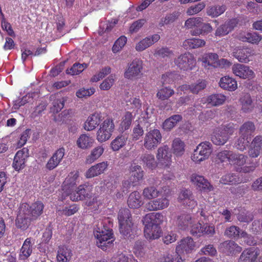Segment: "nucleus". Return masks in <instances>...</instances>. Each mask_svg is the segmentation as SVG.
<instances>
[{
    "label": "nucleus",
    "mask_w": 262,
    "mask_h": 262,
    "mask_svg": "<svg viewBox=\"0 0 262 262\" xmlns=\"http://www.w3.org/2000/svg\"><path fill=\"white\" fill-rule=\"evenodd\" d=\"M156 157L160 166L168 167L171 164L172 155L167 145H164L158 148Z\"/></svg>",
    "instance_id": "nucleus-9"
},
{
    "label": "nucleus",
    "mask_w": 262,
    "mask_h": 262,
    "mask_svg": "<svg viewBox=\"0 0 262 262\" xmlns=\"http://www.w3.org/2000/svg\"><path fill=\"white\" fill-rule=\"evenodd\" d=\"M64 155L65 149L63 147H60L56 150L46 164V168L49 170L55 168L61 162Z\"/></svg>",
    "instance_id": "nucleus-16"
},
{
    "label": "nucleus",
    "mask_w": 262,
    "mask_h": 262,
    "mask_svg": "<svg viewBox=\"0 0 262 262\" xmlns=\"http://www.w3.org/2000/svg\"><path fill=\"white\" fill-rule=\"evenodd\" d=\"M254 54V50L248 48L235 49L233 52V56L239 62L245 63L249 61V57Z\"/></svg>",
    "instance_id": "nucleus-21"
},
{
    "label": "nucleus",
    "mask_w": 262,
    "mask_h": 262,
    "mask_svg": "<svg viewBox=\"0 0 262 262\" xmlns=\"http://www.w3.org/2000/svg\"><path fill=\"white\" fill-rule=\"evenodd\" d=\"M160 191L157 188L154 186H150L145 187L142 192L143 196L146 199L151 200L158 197Z\"/></svg>",
    "instance_id": "nucleus-49"
},
{
    "label": "nucleus",
    "mask_w": 262,
    "mask_h": 262,
    "mask_svg": "<svg viewBox=\"0 0 262 262\" xmlns=\"http://www.w3.org/2000/svg\"><path fill=\"white\" fill-rule=\"evenodd\" d=\"M126 139V138L123 136H118L111 143L112 149L114 151L119 150L125 145Z\"/></svg>",
    "instance_id": "nucleus-57"
},
{
    "label": "nucleus",
    "mask_w": 262,
    "mask_h": 262,
    "mask_svg": "<svg viewBox=\"0 0 262 262\" xmlns=\"http://www.w3.org/2000/svg\"><path fill=\"white\" fill-rule=\"evenodd\" d=\"M115 81V76L110 75L107 78L103 81L99 87L101 90L107 91L110 90L113 85Z\"/></svg>",
    "instance_id": "nucleus-61"
},
{
    "label": "nucleus",
    "mask_w": 262,
    "mask_h": 262,
    "mask_svg": "<svg viewBox=\"0 0 262 262\" xmlns=\"http://www.w3.org/2000/svg\"><path fill=\"white\" fill-rule=\"evenodd\" d=\"M145 225L144 232V235L147 239H155L158 238L161 234L160 227L155 225L152 226L150 224L143 223Z\"/></svg>",
    "instance_id": "nucleus-23"
},
{
    "label": "nucleus",
    "mask_w": 262,
    "mask_h": 262,
    "mask_svg": "<svg viewBox=\"0 0 262 262\" xmlns=\"http://www.w3.org/2000/svg\"><path fill=\"white\" fill-rule=\"evenodd\" d=\"M72 256V250L66 247L60 248L56 256L57 262H69Z\"/></svg>",
    "instance_id": "nucleus-32"
},
{
    "label": "nucleus",
    "mask_w": 262,
    "mask_h": 262,
    "mask_svg": "<svg viewBox=\"0 0 262 262\" xmlns=\"http://www.w3.org/2000/svg\"><path fill=\"white\" fill-rule=\"evenodd\" d=\"M226 10L225 6H213L207 9V14L212 17H217Z\"/></svg>",
    "instance_id": "nucleus-52"
},
{
    "label": "nucleus",
    "mask_w": 262,
    "mask_h": 262,
    "mask_svg": "<svg viewBox=\"0 0 262 262\" xmlns=\"http://www.w3.org/2000/svg\"><path fill=\"white\" fill-rule=\"evenodd\" d=\"M160 38V35L158 34H154L152 36L146 37L136 44L135 49L138 52L144 51L157 42Z\"/></svg>",
    "instance_id": "nucleus-22"
},
{
    "label": "nucleus",
    "mask_w": 262,
    "mask_h": 262,
    "mask_svg": "<svg viewBox=\"0 0 262 262\" xmlns=\"http://www.w3.org/2000/svg\"><path fill=\"white\" fill-rule=\"evenodd\" d=\"M232 70L235 75L243 79L252 78L254 76V72L248 66L243 64H234Z\"/></svg>",
    "instance_id": "nucleus-10"
},
{
    "label": "nucleus",
    "mask_w": 262,
    "mask_h": 262,
    "mask_svg": "<svg viewBox=\"0 0 262 262\" xmlns=\"http://www.w3.org/2000/svg\"><path fill=\"white\" fill-rule=\"evenodd\" d=\"M104 148L102 146H98L94 148L86 159V162L88 164H91L98 159L103 154Z\"/></svg>",
    "instance_id": "nucleus-45"
},
{
    "label": "nucleus",
    "mask_w": 262,
    "mask_h": 262,
    "mask_svg": "<svg viewBox=\"0 0 262 262\" xmlns=\"http://www.w3.org/2000/svg\"><path fill=\"white\" fill-rule=\"evenodd\" d=\"M182 119V116L174 115L167 119L163 123V128L166 131L171 130L174 127L178 122Z\"/></svg>",
    "instance_id": "nucleus-39"
},
{
    "label": "nucleus",
    "mask_w": 262,
    "mask_h": 262,
    "mask_svg": "<svg viewBox=\"0 0 262 262\" xmlns=\"http://www.w3.org/2000/svg\"><path fill=\"white\" fill-rule=\"evenodd\" d=\"M191 215L189 214H182L177 218V224L181 229L185 230L193 223Z\"/></svg>",
    "instance_id": "nucleus-33"
},
{
    "label": "nucleus",
    "mask_w": 262,
    "mask_h": 262,
    "mask_svg": "<svg viewBox=\"0 0 262 262\" xmlns=\"http://www.w3.org/2000/svg\"><path fill=\"white\" fill-rule=\"evenodd\" d=\"M26 205L28 208V215H30L33 220H35L42 213L43 209V204L40 202H36L29 205L26 203H23L20 204V206Z\"/></svg>",
    "instance_id": "nucleus-19"
},
{
    "label": "nucleus",
    "mask_w": 262,
    "mask_h": 262,
    "mask_svg": "<svg viewBox=\"0 0 262 262\" xmlns=\"http://www.w3.org/2000/svg\"><path fill=\"white\" fill-rule=\"evenodd\" d=\"M262 149V136H256L251 142L248 150V154L252 158H256Z\"/></svg>",
    "instance_id": "nucleus-20"
},
{
    "label": "nucleus",
    "mask_w": 262,
    "mask_h": 262,
    "mask_svg": "<svg viewBox=\"0 0 262 262\" xmlns=\"http://www.w3.org/2000/svg\"><path fill=\"white\" fill-rule=\"evenodd\" d=\"M119 225L120 232L123 236L129 237L132 235L135 228L132 221Z\"/></svg>",
    "instance_id": "nucleus-42"
},
{
    "label": "nucleus",
    "mask_w": 262,
    "mask_h": 262,
    "mask_svg": "<svg viewBox=\"0 0 262 262\" xmlns=\"http://www.w3.org/2000/svg\"><path fill=\"white\" fill-rule=\"evenodd\" d=\"M184 143L179 138H176L173 140L172 149L173 154L177 156H181L185 151Z\"/></svg>",
    "instance_id": "nucleus-44"
},
{
    "label": "nucleus",
    "mask_w": 262,
    "mask_h": 262,
    "mask_svg": "<svg viewBox=\"0 0 262 262\" xmlns=\"http://www.w3.org/2000/svg\"><path fill=\"white\" fill-rule=\"evenodd\" d=\"M174 94V91L168 87H165L160 90L157 94V97L161 100L168 99Z\"/></svg>",
    "instance_id": "nucleus-59"
},
{
    "label": "nucleus",
    "mask_w": 262,
    "mask_h": 262,
    "mask_svg": "<svg viewBox=\"0 0 262 262\" xmlns=\"http://www.w3.org/2000/svg\"><path fill=\"white\" fill-rule=\"evenodd\" d=\"M249 139L240 136V137L235 142L234 147L241 151H244L248 145L249 142Z\"/></svg>",
    "instance_id": "nucleus-64"
},
{
    "label": "nucleus",
    "mask_w": 262,
    "mask_h": 262,
    "mask_svg": "<svg viewBox=\"0 0 262 262\" xmlns=\"http://www.w3.org/2000/svg\"><path fill=\"white\" fill-rule=\"evenodd\" d=\"M127 204L130 208H140L143 204L140 193L137 191L132 192L128 198Z\"/></svg>",
    "instance_id": "nucleus-29"
},
{
    "label": "nucleus",
    "mask_w": 262,
    "mask_h": 262,
    "mask_svg": "<svg viewBox=\"0 0 262 262\" xmlns=\"http://www.w3.org/2000/svg\"><path fill=\"white\" fill-rule=\"evenodd\" d=\"M243 231L237 226L232 225L226 228L225 235L229 238H238L241 237Z\"/></svg>",
    "instance_id": "nucleus-50"
},
{
    "label": "nucleus",
    "mask_w": 262,
    "mask_h": 262,
    "mask_svg": "<svg viewBox=\"0 0 262 262\" xmlns=\"http://www.w3.org/2000/svg\"><path fill=\"white\" fill-rule=\"evenodd\" d=\"M163 215L161 213H150L144 217L143 222V223L160 227V225L163 222Z\"/></svg>",
    "instance_id": "nucleus-27"
},
{
    "label": "nucleus",
    "mask_w": 262,
    "mask_h": 262,
    "mask_svg": "<svg viewBox=\"0 0 262 262\" xmlns=\"http://www.w3.org/2000/svg\"><path fill=\"white\" fill-rule=\"evenodd\" d=\"M190 180L202 191L209 192L213 190V186L202 176L193 174L190 177Z\"/></svg>",
    "instance_id": "nucleus-14"
},
{
    "label": "nucleus",
    "mask_w": 262,
    "mask_h": 262,
    "mask_svg": "<svg viewBox=\"0 0 262 262\" xmlns=\"http://www.w3.org/2000/svg\"><path fill=\"white\" fill-rule=\"evenodd\" d=\"M29 157V150L23 148L18 150L14 158L13 167L15 170L19 171L25 166L26 159Z\"/></svg>",
    "instance_id": "nucleus-11"
},
{
    "label": "nucleus",
    "mask_w": 262,
    "mask_h": 262,
    "mask_svg": "<svg viewBox=\"0 0 262 262\" xmlns=\"http://www.w3.org/2000/svg\"><path fill=\"white\" fill-rule=\"evenodd\" d=\"M94 235L97 239L98 246L102 250H105L107 248L112 246L114 241L112 230L106 228L103 226V229H100L97 227L94 231Z\"/></svg>",
    "instance_id": "nucleus-1"
},
{
    "label": "nucleus",
    "mask_w": 262,
    "mask_h": 262,
    "mask_svg": "<svg viewBox=\"0 0 262 262\" xmlns=\"http://www.w3.org/2000/svg\"><path fill=\"white\" fill-rule=\"evenodd\" d=\"M160 262H185L180 255L176 253L173 255L166 253L160 258Z\"/></svg>",
    "instance_id": "nucleus-53"
},
{
    "label": "nucleus",
    "mask_w": 262,
    "mask_h": 262,
    "mask_svg": "<svg viewBox=\"0 0 262 262\" xmlns=\"http://www.w3.org/2000/svg\"><path fill=\"white\" fill-rule=\"evenodd\" d=\"M32 247L31 238H27L24 242L20 249L19 256L22 259H27L31 255L32 252Z\"/></svg>",
    "instance_id": "nucleus-40"
},
{
    "label": "nucleus",
    "mask_w": 262,
    "mask_h": 262,
    "mask_svg": "<svg viewBox=\"0 0 262 262\" xmlns=\"http://www.w3.org/2000/svg\"><path fill=\"white\" fill-rule=\"evenodd\" d=\"M162 134L158 129H152L148 131L144 137L143 145L147 150L156 149L162 141Z\"/></svg>",
    "instance_id": "nucleus-4"
},
{
    "label": "nucleus",
    "mask_w": 262,
    "mask_h": 262,
    "mask_svg": "<svg viewBox=\"0 0 262 262\" xmlns=\"http://www.w3.org/2000/svg\"><path fill=\"white\" fill-rule=\"evenodd\" d=\"M255 127L254 123L251 121L244 123L239 128V135L242 137L251 138L252 134L255 131Z\"/></svg>",
    "instance_id": "nucleus-36"
},
{
    "label": "nucleus",
    "mask_w": 262,
    "mask_h": 262,
    "mask_svg": "<svg viewBox=\"0 0 262 262\" xmlns=\"http://www.w3.org/2000/svg\"><path fill=\"white\" fill-rule=\"evenodd\" d=\"M259 254L260 250L257 247L246 249L242 253L239 262H256V259Z\"/></svg>",
    "instance_id": "nucleus-15"
},
{
    "label": "nucleus",
    "mask_w": 262,
    "mask_h": 262,
    "mask_svg": "<svg viewBox=\"0 0 262 262\" xmlns=\"http://www.w3.org/2000/svg\"><path fill=\"white\" fill-rule=\"evenodd\" d=\"M202 21H203V19L201 17H192L185 21V25L188 29L194 28L193 29H195L200 27Z\"/></svg>",
    "instance_id": "nucleus-60"
},
{
    "label": "nucleus",
    "mask_w": 262,
    "mask_h": 262,
    "mask_svg": "<svg viewBox=\"0 0 262 262\" xmlns=\"http://www.w3.org/2000/svg\"><path fill=\"white\" fill-rule=\"evenodd\" d=\"M194 247V243L192 238L186 237L181 239L176 248V252L179 255L191 252Z\"/></svg>",
    "instance_id": "nucleus-13"
},
{
    "label": "nucleus",
    "mask_w": 262,
    "mask_h": 262,
    "mask_svg": "<svg viewBox=\"0 0 262 262\" xmlns=\"http://www.w3.org/2000/svg\"><path fill=\"white\" fill-rule=\"evenodd\" d=\"M212 28L208 23H203V21L201 23L200 27L193 29L191 31L192 35H199L200 34H205L210 33L212 31Z\"/></svg>",
    "instance_id": "nucleus-47"
},
{
    "label": "nucleus",
    "mask_w": 262,
    "mask_h": 262,
    "mask_svg": "<svg viewBox=\"0 0 262 262\" xmlns=\"http://www.w3.org/2000/svg\"><path fill=\"white\" fill-rule=\"evenodd\" d=\"M219 84L222 88L229 91H235L237 88L236 81L229 76L222 77Z\"/></svg>",
    "instance_id": "nucleus-31"
},
{
    "label": "nucleus",
    "mask_w": 262,
    "mask_h": 262,
    "mask_svg": "<svg viewBox=\"0 0 262 262\" xmlns=\"http://www.w3.org/2000/svg\"><path fill=\"white\" fill-rule=\"evenodd\" d=\"M240 102L242 110L245 113L252 111L254 107L251 96L249 94L243 95L240 98Z\"/></svg>",
    "instance_id": "nucleus-35"
},
{
    "label": "nucleus",
    "mask_w": 262,
    "mask_h": 262,
    "mask_svg": "<svg viewBox=\"0 0 262 262\" xmlns=\"http://www.w3.org/2000/svg\"><path fill=\"white\" fill-rule=\"evenodd\" d=\"M247 159L248 157L246 155L233 152L230 157V163L238 170L246 163Z\"/></svg>",
    "instance_id": "nucleus-30"
},
{
    "label": "nucleus",
    "mask_w": 262,
    "mask_h": 262,
    "mask_svg": "<svg viewBox=\"0 0 262 262\" xmlns=\"http://www.w3.org/2000/svg\"><path fill=\"white\" fill-rule=\"evenodd\" d=\"M236 217L241 223L248 224L253 220L254 216L252 212L242 208L239 210V212L236 214Z\"/></svg>",
    "instance_id": "nucleus-41"
},
{
    "label": "nucleus",
    "mask_w": 262,
    "mask_h": 262,
    "mask_svg": "<svg viewBox=\"0 0 262 262\" xmlns=\"http://www.w3.org/2000/svg\"><path fill=\"white\" fill-rule=\"evenodd\" d=\"M234 130L233 125L230 124L222 128H216L211 135V140L215 145H224L228 140L229 136L233 134Z\"/></svg>",
    "instance_id": "nucleus-2"
},
{
    "label": "nucleus",
    "mask_w": 262,
    "mask_h": 262,
    "mask_svg": "<svg viewBox=\"0 0 262 262\" xmlns=\"http://www.w3.org/2000/svg\"><path fill=\"white\" fill-rule=\"evenodd\" d=\"M212 151V145L211 143L208 141L202 142L194 150L191 159L195 163H200L208 159Z\"/></svg>",
    "instance_id": "nucleus-3"
},
{
    "label": "nucleus",
    "mask_w": 262,
    "mask_h": 262,
    "mask_svg": "<svg viewBox=\"0 0 262 262\" xmlns=\"http://www.w3.org/2000/svg\"><path fill=\"white\" fill-rule=\"evenodd\" d=\"M206 86V81L203 80H199L190 85V92L193 94H198L200 91L204 89Z\"/></svg>",
    "instance_id": "nucleus-62"
},
{
    "label": "nucleus",
    "mask_w": 262,
    "mask_h": 262,
    "mask_svg": "<svg viewBox=\"0 0 262 262\" xmlns=\"http://www.w3.org/2000/svg\"><path fill=\"white\" fill-rule=\"evenodd\" d=\"M142 61L139 59H136L128 66L124 73V77L129 79L139 78L142 75Z\"/></svg>",
    "instance_id": "nucleus-8"
},
{
    "label": "nucleus",
    "mask_w": 262,
    "mask_h": 262,
    "mask_svg": "<svg viewBox=\"0 0 262 262\" xmlns=\"http://www.w3.org/2000/svg\"><path fill=\"white\" fill-rule=\"evenodd\" d=\"M205 44L204 40L193 38L185 40L183 43V46L186 49H196L204 47Z\"/></svg>",
    "instance_id": "nucleus-38"
},
{
    "label": "nucleus",
    "mask_w": 262,
    "mask_h": 262,
    "mask_svg": "<svg viewBox=\"0 0 262 262\" xmlns=\"http://www.w3.org/2000/svg\"><path fill=\"white\" fill-rule=\"evenodd\" d=\"M261 38V36L256 32H248L241 34L239 36V40L242 41H247L253 44H257Z\"/></svg>",
    "instance_id": "nucleus-34"
},
{
    "label": "nucleus",
    "mask_w": 262,
    "mask_h": 262,
    "mask_svg": "<svg viewBox=\"0 0 262 262\" xmlns=\"http://www.w3.org/2000/svg\"><path fill=\"white\" fill-rule=\"evenodd\" d=\"M226 99V96L221 94H216L209 96L207 98V102L213 106H217L223 104Z\"/></svg>",
    "instance_id": "nucleus-48"
},
{
    "label": "nucleus",
    "mask_w": 262,
    "mask_h": 262,
    "mask_svg": "<svg viewBox=\"0 0 262 262\" xmlns=\"http://www.w3.org/2000/svg\"><path fill=\"white\" fill-rule=\"evenodd\" d=\"M78 192L79 194L75 196V195L72 194L71 196V200L73 201H78L79 200H82L85 197H87L89 195L88 187L85 185H80L78 187Z\"/></svg>",
    "instance_id": "nucleus-56"
},
{
    "label": "nucleus",
    "mask_w": 262,
    "mask_h": 262,
    "mask_svg": "<svg viewBox=\"0 0 262 262\" xmlns=\"http://www.w3.org/2000/svg\"><path fill=\"white\" fill-rule=\"evenodd\" d=\"M111 72V69L109 67H105L103 68L99 72L94 75L91 79V81L92 82H97L100 80V79L104 78L105 76L109 74Z\"/></svg>",
    "instance_id": "nucleus-63"
},
{
    "label": "nucleus",
    "mask_w": 262,
    "mask_h": 262,
    "mask_svg": "<svg viewBox=\"0 0 262 262\" xmlns=\"http://www.w3.org/2000/svg\"><path fill=\"white\" fill-rule=\"evenodd\" d=\"M94 142V139L86 134H82L77 140V146L83 149L91 147Z\"/></svg>",
    "instance_id": "nucleus-37"
},
{
    "label": "nucleus",
    "mask_w": 262,
    "mask_h": 262,
    "mask_svg": "<svg viewBox=\"0 0 262 262\" xmlns=\"http://www.w3.org/2000/svg\"><path fill=\"white\" fill-rule=\"evenodd\" d=\"M118 219L119 224L132 221L131 214L129 209L127 208H122L120 209L118 213Z\"/></svg>",
    "instance_id": "nucleus-54"
},
{
    "label": "nucleus",
    "mask_w": 262,
    "mask_h": 262,
    "mask_svg": "<svg viewBox=\"0 0 262 262\" xmlns=\"http://www.w3.org/2000/svg\"><path fill=\"white\" fill-rule=\"evenodd\" d=\"M102 120L101 115L95 113L90 115L84 123V128L91 131L94 130L100 123Z\"/></svg>",
    "instance_id": "nucleus-25"
},
{
    "label": "nucleus",
    "mask_w": 262,
    "mask_h": 262,
    "mask_svg": "<svg viewBox=\"0 0 262 262\" xmlns=\"http://www.w3.org/2000/svg\"><path fill=\"white\" fill-rule=\"evenodd\" d=\"M65 101L66 99L63 97L53 100L52 106L50 107V112L53 114L59 112L63 107Z\"/></svg>",
    "instance_id": "nucleus-55"
},
{
    "label": "nucleus",
    "mask_w": 262,
    "mask_h": 262,
    "mask_svg": "<svg viewBox=\"0 0 262 262\" xmlns=\"http://www.w3.org/2000/svg\"><path fill=\"white\" fill-rule=\"evenodd\" d=\"M220 182L225 185H233L238 183L240 179L238 175L233 173H228L223 176L220 179Z\"/></svg>",
    "instance_id": "nucleus-43"
},
{
    "label": "nucleus",
    "mask_w": 262,
    "mask_h": 262,
    "mask_svg": "<svg viewBox=\"0 0 262 262\" xmlns=\"http://www.w3.org/2000/svg\"><path fill=\"white\" fill-rule=\"evenodd\" d=\"M169 205V201L166 196L154 199L145 205V208L149 211H157L166 208Z\"/></svg>",
    "instance_id": "nucleus-12"
},
{
    "label": "nucleus",
    "mask_w": 262,
    "mask_h": 262,
    "mask_svg": "<svg viewBox=\"0 0 262 262\" xmlns=\"http://www.w3.org/2000/svg\"><path fill=\"white\" fill-rule=\"evenodd\" d=\"M178 201L182 205L187 206L190 209L193 208L196 205V202L191 191L182 190L179 194Z\"/></svg>",
    "instance_id": "nucleus-17"
},
{
    "label": "nucleus",
    "mask_w": 262,
    "mask_h": 262,
    "mask_svg": "<svg viewBox=\"0 0 262 262\" xmlns=\"http://www.w3.org/2000/svg\"><path fill=\"white\" fill-rule=\"evenodd\" d=\"M27 206H19L18 211L16 219L15 220L16 226L23 230L27 229L30 226L33 219L29 215H28Z\"/></svg>",
    "instance_id": "nucleus-7"
},
{
    "label": "nucleus",
    "mask_w": 262,
    "mask_h": 262,
    "mask_svg": "<svg viewBox=\"0 0 262 262\" xmlns=\"http://www.w3.org/2000/svg\"><path fill=\"white\" fill-rule=\"evenodd\" d=\"M141 160L143 164L150 169L155 168L157 166L155 157L152 154H145L141 156Z\"/></svg>",
    "instance_id": "nucleus-46"
},
{
    "label": "nucleus",
    "mask_w": 262,
    "mask_h": 262,
    "mask_svg": "<svg viewBox=\"0 0 262 262\" xmlns=\"http://www.w3.org/2000/svg\"><path fill=\"white\" fill-rule=\"evenodd\" d=\"M88 67L86 63L80 64L75 63L72 67L66 70V73L68 75H76L81 73L85 69Z\"/></svg>",
    "instance_id": "nucleus-51"
},
{
    "label": "nucleus",
    "mask_w": 262,
    "mask_h": 262,
    "mask_svg": "<svg viewBox=\"0 0 262 262\" xmlns=\"http://www.w3.org/2000/svg\"><path fill=\"white\" fill-rule=\"evenodd\" d=\"M115 129V124L112 118H106L100 125L97 132V140L100 142L108 140Z\"/></svg>",
    "instance_id": "nucleus-5"
},
{
    "label": "nucleus",
    "mask_w": 262,
    "mask_h": 262,
    "mask_svg": "<svg viewBox=\"0 0 262 262\" xmlns=\"http://www.w3.org/2000/svg\"><path fill=\"white\" fill-rule=\"evenodd\" d=\"M108 166L106 162H102L98 163L90 167L85 173V177L87 178H92L97 176L106 170Z\"/></svg>",
    "instance_id": "nucleus-24"
},
{
    "label": "nucleus",
    "mask_w": 262,
    "mask_h": 262,
    "mask_svg": "<svg viewBox=\"0 0 262 262\" xmlns=\"http://www.w3.org/2000/svg\"><path fill=\"white\" fill-rule=\"evenodd\" d=\"M219 248L221 251L227 255L239 253L242 250L241 247L232 241H226L221 243Z\"/></svg>",
    "instance_id": "nucleus-18"
},
{
    "label": "nucleus",
    "mask_w": 262,
    "mask_h": 262,
    "mask_svg": "<svg viewBox=\"0 0 262 262\" xmlns=\"http://www.w3.org/2000/svg\"><path fill=\"white\" fill-rule=\"evenodd\" d=\"M218 59L219 56L216 53H210L205 54L202 57L203 66L208 69L210 67L217 68Z\"/></svg>",
    "instance_id": "nucleus-26"
},
{
    "label": "nucleus",
    "mask_w": 262,
    "mask_h": 262,
    "mask_svg": "<svg viewBox=\"0 0 262 262\" xmlns=\"http://www.w3.org/2000/svg\"><path fill=\"white\" fill-rule=\"evenodd\" d=\"M130 181L135 183L142 180L144 172L141 167L136 163L131 164L129 167Z\"/></svg>",
    "instance_id": "nucleus-28"
},
{
    "label": "nucleus",
    "mask_w": 262,
    "mask_h": 262,
    "mask_svg": "<svg viewBox=\"0 0 262 262\" xmlns=\"http://www.w3.org/2000/svg\"><path fill=\"white\" fill-rule=\"evenodd\" d=\"M174 62L178 68L185 71L192 70L196 63L194 56L190 53L181 54L174 59Z\"/></svg>",
    "instance_id": "nucleus-6"
},
{
    "label": "nucleus",
    "mask_w": 262,
    "mask_h": 262,
    "mask_svg": "<svg viewBox=\"0 0 262 262\" xmlns=\"http://www.w3.org/2000/svg\"><path fill=\"white\" fill-rule=\"evenodd\" d=\"M132 117L131 113L127 112L125 114L120 123L119 128V132L122 133L129 128L132 121Z\"/></svg>",
    "instance_id": "nucleus-58"
}]
</instances>
